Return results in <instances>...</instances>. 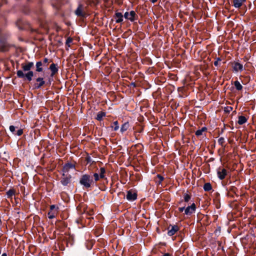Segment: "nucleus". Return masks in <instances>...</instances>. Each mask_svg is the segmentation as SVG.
Masks as SVG:
<instances>
[{
	"label": "nucleus",
	"instance_id": "obj_23",
	"mask_svg": "<svg viewBox=\"0 0 256 256\" xmlns=\"http://www.w3.org/2000/svg\"><path fill=\"white\" fill-rule=\"evenodd\" d=\"M206 130V127L202 128L200 130H198L196 132V135L197 136H200L202 134L203 132H205Z\"/></svg>",
	"mask_w": 256,
	"mask_h": 256
},
{
	"label": "nucleus",
	"instance_id": "obj_39",
	"mask_svg": "<svg viewBox=\"0 0 256 256\" xmlns=\"http://www.w3.org/2000/svg\"><path fill=\"white\" fill-rule=\"evenodd\" d=\"M48 62V58H44V61H43V63H42L43 65H44L45 64Z\"/></svg>",
	"mask_w": 256,
	"mask_h": 256
},
{
	"label": "nucleus",
	"instance_id": "obj_28",
	"mask_svg": "<svg viewBox=\"0 0 256 256\" xmlns=\"http://www.w3.org/2000/svg\"><path fill=\"white\" fill-rule=\"evenodd\" d=\"M224 142H225V140L224 138L220 137L218 139V143L221 146H222Z\"/></svg>",
	"mask_w": 256,
	"mask_h": 256
},
{
	"label": "nucleus",
	"instance_id": "obj_43",
	"mask_svg": "<svg viewBox=\"0 0 256 256\" xmlns=\"http://www.w3.org/2000/svg\"><path fill=\"white\" fill-rule=\"evenodd\" d=\"M230 109L231 110L232 109V107H230Z\"/></svg>",
	"mask_w": 256,
	"mask_h": 256
},
{
	"label": "nucleus",
	"instance_id": "obj_25",
	"mask_svg": "<svg viewBox=\"0 0 256 256\" xmlns=\"http://www.w3.org/2000/svg\"><path fill=\"white\" fill-rule=\"evenodd\" d=\"M111 128H113L114 131H116L119 128L118 123V121L114 122L111 126Z\"/></svg>",
	"mask_w": 256,
	"mask_h": 256
},
{
	"label": "nucleus",
	"instance_id": "obj_22",
	"mask_svg": "<svg viewBox=\"0 0 256 256\" xmlns=\"http://www.w3.org/2000/svg\"><path fill=\"white\" fill-rule=\"evenodd\" d=\"M234 85L238 90H241L242 89V86L238 80L234 82Z\"/></svg>",
	"mask_w": 256,
	"mask_h": 256
},
{
	"label": "nucleus",
	"instance_id": "obj_37",
	"mask_svg": "<svg viewBox=\"0 0 256 256\" xmlns=\"http://www.w3.org/2000/svg\"><path fill=\"white\" fill-rule=\"evenodd\" d=\"M86 160L88 163H90L92 162L91 158L90 156H88L86 158Z\"/></svg>",
	"mask_w": 256,
	"mask_h": 256
},
{
	"label": "nucleus",
	"instance_id": "obj_40",
	"mask_svg": "<svg viewBox=\"0 0 256 256\" xmlns=\"http://www.w3.org/2000/svg\"><path fill=\"white\" fill-rule=\"evenodd\" d=\"M152 2L155 3L157 0H150Z\"/></svg>",
	"mask_w": 256,
	"mask_h": 256
},
{
	"label": "nucleus",
	"instance_id": "obj_42",
	"mask_svg": "<svg viewBox=\"0 0 256 256\" xmlns=\"http://www.w3.org/2000/svg\"><path fill=\"white\" fill-rule=\"evenodd\" d=\"M106 2H108V1H109L110 0H104Z\"/></svg>",
	"mask_w": 256,
	"mask_h": 256
},
{
	"label": "nucleus",
	"instance_id": "obj_35",
	"mask_svg": "<svg viewBox=\"0 0 256 256\" xmlns=\"http://www.w3.org/2000/svg\"><path fill=\"white\" fill-rule=\"evenodd\" d=\"M57 208L56 207L55 205H51L50 206V211H54Z\"/></svg>",
	"mask_w": 256,
	"mask_h": 256
},
{
	"label": "nucleus",
	"instance_id": "obj_11",
	"mask_svg": "<svg viewBox=\"0 0 256 256\" xmlns=\"http://www.w3.org/2000/svg\"><path fill=\"white\" fill-rule=\"evenodd\" d=\"M50 70L51 71L50 76L53 77L58 72V67L56 64L52 63L50 66Z\"/></svg>",
	"mask_w": 256,
	"mask_h": 256
},
{
	"label": "nucleus",
	"instance_id": "obj_31",
	"mask_svg": "<svg viewBox=\"0 0 256 256\" xmlns=\"http://www.w3.org/2000/svg\"><path fill=\"white\" fill-rule=\"evenodd\" d=\"M157 178L158 179V180L156 182L158 184H161L162 181L164 180V178L160 174L157 175Z\"/></svg>",
	"mask_w": 256,
	"mask_h": 256
},
{
	"label": "nucleus",
	"instance_id": "obj_2",
	"mask_svg": "<svg viewBox=\"0 0 256 256\" xmlns=\"http://www.w3.org/2000/svg\"><path fill=\"white\" fill-rule=\"evenodd\" d=\"M80 183L84 188H88L94 184V181L92 180V176L88 174H84L82 176Z\"/></svg>",
	"mask_w": 256,
	"mask_h": 256
},
{
	"label": "nucleus",
	"instance_id": "obj_10",
	"mask_svg": "<svg viewBox=\"0 0 256 256\" xmlns=\"http://www.w3.org/2000/svg\"><path fill=\"white\" fill-rule=\"evenodd\" d=\"M137 198V194L136 192L130 190L127 192L126 198L130 201H134Z\"/></svg>",
	"mask_w": 256,
	"mask_h": 256
},
{
	"label": "nucleus",
	"instance_id": "obj_13",
	"mask_svg": "<svg viewBox=\"0 0 256 256\" xmlns=\"http://www.w3.org/2000/svg\"><path fill=\"white\" fill-rule=\"evenodd\" d=\"M246 0H233V6L236 8H240Z\"/></svg>",
	"mask_w": 256,
	"mask_h": 256
},
{
	"label": "nucleus",
	"instance_id": "obj_5",
	"mask_svg": "<svg viewBox=\"0 0 256 256\" xmlns=\"http://www.w3.org/2000/svg\"><path fill=\"white\" fill-rule=\"evenodd\" d=\"M196 210V204L194 203H192L190 206L185 208L184 214L187 216L191 215L195 212Z\"/></svg>",
	"mask_w": 256,
	"mask_h": 256
},
{
	"label": "nucleus",
	"instance_id": "obj_12",
	"mask_svg": "<svg viewBox=\"0 0 256 256\" xmlns=\"http://www.w3.org/2000/svg\"><path fill=\"white\" fill-rule=\"evenodd\" d=\"M123 15L121 12H117L114 14L116 22L120 23L123 21Z\"/></svg>",
	"mask_w": 256,
	"mask_h": 256
},
{
	"label": "nucleus",
	"instance_id": "obj_30",
	"mask_svg": "<svg viewBox=\"0 0 256 256\" xmlns=\"http://www.w3.org/2000/svg\"><path fill=\"white\" fill-rule=\"evenodd\" d=\"M72 39L70 37H68L66 40V44L68 46L70 47V44L72 43Z\"/></svg>",
	"mask_w": 256,
	"mask_h": 256
},
{
	"label": "nucleus",
	"instance_id": "obj_7",
	"mask_svg": "<svg viewBox=\"0 0 256 256\" xmlns=\"http://www.w3.org/2000/svg\"><path fill=\"white\" fill-rule=\"evenodd\" d=\"M62 176L60 181L62 184L63 186H67L70 182L71 176L69 174H62Z\"/></svg>",
	"mask_w": 256,
	"mask_h": 256
},
{
	"label": "nucleus",
	"instance_id": "obj_27",
	"mask_svg": "<svg viewBox=\"0 0 256 256\" xmlns=\"http://www.w3.org/2000/svg\"><path fill=\"white\" fill-rule=\"evenodd\" d=\"M191 198V196L187 194V193H185L184 194V201L186 202H188L190 199Z\"/></svg>",
	"mask_w": 256,
	"mask_h": 256
},
{
	"label": "nucleus",
	"instance_id": "obj_15",
	"mask_svg": "<svg viewBox=\"0 0 256 256\" xmlns=\"http://www.w3.org/2000/svg\"><path fill=\"white\" fill-rule=\"evenodd\" d=\"M42 66H43V64H42V62L38 61V62H36V72H42L43 71Z\"/></svg>",
	"mask_w": 256,
	"mask_h": 256
},
{
	"label": "nucleus",
	"instance_id": "obj_3",
	"mask_svg": "<svg viewBox=\"0 0 256 256\" xmlns=\"http://www.w3.org/2000/svg\"><path fill=\"white\" fill-rule=\"evenodd\" d=\"M228 174L227 170L223 167L220 166L217 169V175L220 180H224Z\"/></svg>",
	"mask_w": 256,
	"mask_h": 256
},
{
	"label": "nucleus",
	"instance_id": "obj_8",
	"mask_svg": "<svg viewBox=\"0 0 256 256\" xmlns=\"http://www.w3.org/2000/svg\"><path fill=\"white\" fill-rule=\"evenodd\" d=\"M168 234L170 236H172L179 230V228L177 225H170L168 227Z\"/></svg>",
	"mask_w": 256,
	"mask_h": 256
},
{
	"label": "nucleus",
	"instance_id": "obj_20",
	"mask_svg": "<svg viewBox=\"0 0 256 256\" xmlns=\"http://www.w3.org/2000/svg\"><path fill=\"white\" fill-rule=\"evenodd\" d=\"M129 20L131 22H134L136 20V17H138L136 13L134 10H131L129 13Z\"/></svg>",
	"mask_w": 256,
	"mask_h": 256
},
{
	"label": "nucleus",
	"instance_id": "obj_19",
	"mask_svg": "<svg viewBox=\"0 0 256 256\" xmlns=\"http://www.w3.org/2000/svg\"><path fill=\"white\" fill-rule=\"evenodd\" d=\"M16 194V190L14 188L10 189L6 192V196L8 198H12V196H14Z\"/></svg>",
	"mask_w": 256,
	"mask_h": 256
},
{
	"label": "nucleus",
	"instance_id": "obj_32",
	"mask_svg": "<svg viewBox=\"0 0 256 256\" xmlns=\"http://www.w3.org/2000/svg\"><path fill=\"white\" fill-rule=\"evenodd\" d=\"M22 134H23V130L19 129L17 130L16 133L14 134L18 136H20Z\"/></svg>",
	"mask_w": 256,
	"mask_h": 256
},
{
	"label": "nucleus",
	"instance_id": "obj_18",
	"mask_svg": "<svg viewBox=\"0 0 256 256\" xmlns=\"http://www.w3.org/2000/svg\"><path fill=\"white\" fill-rule=\"evenodd\" d=\"M130 127V124L128 122H124L120 128V132L124 133Z\"/></svg>",
	"mask_w": 256,
	"mask_h": 256
},
{
	"label": "nucleus",
	"instance_id": "obj_29",
	"mask_svg": "<svg viewBox=\"0 0 256 256\" xmlns=\"http://www.w3.org/2000/svg\"><path fill=\"white\" fill-rule=\"evenodd\" d=\"M93 176H94V182H98L100 178V174H98V173H94L93 174Z\"/></svg>",
	"mask_w": 256,
	"mask_h": 256
},
{
	"label": "nucleus",
	"instance_id": "obj_4",
	"mask_svg": "<svg viewBox=\"0 0 256 256\" xmlns=\"http://www.w3.org/2000/svg\"><path fill=\"white\" fill-rule=\"evenodd\" d=\"M76 168V166L74 164H72L70 162H68L62 168V174H68V172L70 170H74Z\"/></svg>",
	"mask_w": 256,
	"mask_h": 256
},
{
	"label": "nucleus",
	"instance_id": "obj_38",
	"mask_svg": "<svg viewBox=\"0 0 256 256\" xmlns=\"http://www.w3.org/2000/svg\"><path fill=\"white\" fill-rule=\"evenodd\" d=\"M184 210H185V206H182V207H180L178 208V211L180 212H182Z\"/></svg>",
	"mask_w": 256,
	"mask_h": 256
},
{
	"label": "nucleus",
	"instance_id": "obj_17",
	"mask_svg": "<svg viewBox=\"0 0 256 256\" xmlns=\"http://www.w3.org/2000/svg\"><path fill=\"white\" fill-rule=\"evenodd\" d=\"M58 208L57 207L56 209V210H54V211L50 210L49 212H48V218L50 219H52V218H54L56 217V216L58 214Z\"/></svg>",
	"mask_w": 256,
	"mask_h": 256
},
{
	"label": "nucleus",
	"instance_id": "obj_6",
	"mask_svg": "<svg viewBox=\"0 0 256 256\" xmlns=\"http://www.w3.org/2000/svg\"><path fill=\"white\" fill-rule=\"evenodd\" d=\"M45 84V81L43 78H38L36 79V82L34 84V88L38 89Z\"/></svg>",
	"mask_w": 256,
	"mask_h": 256
},
{
	"label": "nucleus",
	"instance_id": "obj_24",
	"mask_svg": "<svg viewBox=\"0 0 256 256\" xmlns=\"http://www.w3.org/2000/svg\"><path fill=\"white\" fill-rule=\"evenodd\" d=\"M106 116V113L102 112H99L97 116L96 119L98 120H101L102 118Z\"/></svg>",
	"mask_w": 256,
	"mask_h": 256
},
{
	"label": "nucleus",
	"instance_id": "obj_21",
	"mask_svg": "<svg viewBox=\"0 0 256 256\" xmlns=\"http://www.w3.org/2000/svg\"><path fill=\"white\" fill-rule=\"evenodd\" d=\"M204 190L206 192H209L212 190V186L210 182L206 183L204 186Z\"/></svg>",
	"mask_w": 256,
	"mask_h": 256
},
{
	"label": "nucleus",
	"instance_id": "obj_33",
	"mask_svg": "<svg viewBox=\"0 0 256 256\" xmlns=\"http://www.w3.org/2000/svg\"><path fill=\"white\" fill-rule=\"evenodd\" d=\"M220 61H221L220 58H217L214 62V65L216 66H218V62Z\"/></svg>",
	"mask_w": 256,
	"mask_h": 256
},
{
	"label": "nucleus",
	"instance_id": "obj_16",
	"mask_svg": "<svg viewBox=\"0 0 256 256\" xmlns=\"http://www.w3.org/2000/svg\"><path fill=\"white\" fill-rule=\"evenodd\" d=\"M248 119L243 116H240L238 117V123L242 125L247 122Z\"/></svg>",
	"mask_w": 256,
	"mask_h": 256
},
{
	"label": "nucleus",
	"instance_id": "obj_9",
	"mask_svg": "<svg viewBox=\"0 0 256 256\" xmlns=\"http://www.w3.org/2000/svg\"><path fill=\"white\" fill-rule=\"evenodd\" d=\"M74 12L78 16L84 17L86 16V14L83 10V6L82 4L78 5Z\"/></svg>",
	"mask_w": 256,
	"mask_h": 256
},
{
	"label": "nucleus",
	"instance_id": "obj_14",
	"mask_svg": "<svg viewBox=\"0 0 256 256\" xmlns=\"http://www.w3.org/2000/svg\"><path fill=\"white\" fill-rule=\"evenodd\" d=\"M233 68L235 72L242 71L243 70V66L242 64L236 62L234 64Z\"/></svg>",
	"mask_w": 256,
	"mask_h": 256
},
{
	"label": "nucleus",
	"instance_id": "obj_26",
	"mask_svg": "<svg viewBox=\"0 0 256 256\" xmlns=\"http://www.w3.org/2000/svg\"><path fill=\"white\" fill-rule=\"evenodd\" d=\"M106 173V170L104 168H100V178H105L104 174Z\"/></svg>",
	"mask_w": 256,
	"mask_h": 256
},
{
	"label": "nucleus",
	"instance_id": "obj_36",
	"mask_svg": "<svg viewBox=\"0 0 256 256\" xmlns=\"http://www.w3.org/2000/svg\"><path fill=\"white\" fill-rule=\"evenodd\" d=\"M124 17L125 18L129 20V13L128 12H126L124 14Z\"/></svg>",
	"mask_w": 256,
	"mask_h": 256
},
{
	"label": "nucleus",
	"instance_id": "obj_1",
	"mask_svg": "<svg viewBox=\"0 0 256 256\" xmlns=\"http://www.w3.org/2000/svg\"><path fill=\"white\" fill-rule=\"evenodd\" d=\"M34 66V62H26L22 64L21 67L22 70H18L17 71V76L19 78H25L28 82H30L34 74V72L30 70Z\"/></svg>",
	"mask_w": 256,
	"mask_h": 256
},
{
	"label": "nucleus",
	"instance_id": "obj_34",
	"mask_svg": "<svg viewBox=\"0 0 256 256\" xmlns=\"http://www.w3.org/2000/svg\"><path fill=\"white\" fill-rule=\"evenodd\" d=\"M15 130H16V127L14 126H10V130L14 134H15L14 133Z\"/></svg>",
	"mask_w": 256,
	"mask_h": 256
},
{
	"label": "nucleus",
	"instance_id": "obj_41",
	"mask_svg": "<svg viewBox=\"0 0 256 256\" xmlns=\"http://www.w3.org/2000/svg\"><path fill=\"white\" fill-rule=\"evenodd\" d=\"M2 256H7V254L6 253H3Z\"/></svg>",
	"mask_w": 256,
	"mask_h": 256
}]
</instances>
